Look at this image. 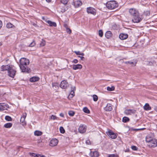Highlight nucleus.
Returning a JSON list of instances; mask_svg holds the SVG:
<instances>
[{
	"label": "nucleus",
	"mask_w": 157,
	"mask_h": 157,
	"mask_svg": "<svg viewBox=\"0 0 157 157\" xmlns=\"http://www.w3.org/2000/svg\"><path fill=\"white\" fill-rule=\"evenodd\" d=\"M20 67L22 72H29L30 71V68L28 66L29 64V60L27 59L22 58L20 60Z\"/></svg>",
	"instance_id": "obj_1"
},
{
	"label": "nucleus",
	"mask_w": 157,
	"mask_h": 157,
	"mask_svg": "<svg viewBox=\"0 0 157 157\" xmlns=\"http://www.w3.org/2000/svg\"><path fill=\"white\" fill-rule=\"evenodd\" d=\"M1 70L2 71H7L8 75L12 78L14 77L16 72V70L13 68L12 66L9 65L2 66Z\"/></svg>",
	"instance_id": "obj_2"
},
{
	"label": "nucleus",
	"mask_w": 157,
	"mask_h": 157,
	"mask_svg": "<svg viewBox=\"0 0 157 157\" xmlns=\"http://www.w3.org/2000/svg\"><path fill=\"white\" fill-rule=\"evenodd\" d=\"M106 6L109 9L113 10L118 7V4L115 1H110L107 2Z\"/></svg>",
	"instance_id": "obj_3"
},
{
	"label": "nucleus",
	"mask_w": 157,
	"mask_h": 157,
	"mask_svg": "<svg viewBox=\"0 0 157 157\" xmlns=\"http://www.w3.org/2000/svg\"><path fill=\"white\" fill-rule=\"evenodd\" d=\"M143 19L142 16L140 15L139 13H136V14L133 16L132 21L134 23H138Z\"/></svg>",
	"instance_id": "obj_4"
},
{
	"label": "nucleus",
	"mask_w": 157,
	"mask_h": 157,
	"mask_svg": "<svg viewBox=\"0 0 157 157\" xmlns=\"http://www.w3.org/2000/svg\"><path fill=\"white\" fill-rule=\"evenodd\" d=\"M148 146L150 147H155L157 146V140L155 139H153L148 144Z\"/></svg>",
	"instance_id": "obj_5"
},
{
	"label": "nucleus",
	"mask_w": 157,
	"mask_h": 157,
	"mask_svg": "<svg viewBox=\"0 0 157 157\" xmlns=\"http://www.w3.org/2000/svg\"><path fill=\"white\" fill-rule=\"evenodd\" d=\"M86 128V125L83 124H80L78 130L80 133H83L85 132Z\"/></svg>",
	"instance_id": "obj_6"
},
{
	"label": "nucleus",
	"mask_w": 157,
	"mask_h": 157,
	"mask_svg": "<svg viewBox=\"0 0 157 157\" xmlns=\"http://www.w3.org/2000/svg\"><path fill=\"white\" fill-rule=\"evenodd\" d=\"M107 134L112 139H115L117 137L116 135L111 130L106 132Z\"/></svg>",
	"instance_id": "obj_7"
},
{
	"label": "nucleus",
	"mask_w": 157,
	"mask_h": 157,
	"mask_svg": "<svg viewBox=\"0 0 157 157\" xmlns=\"http://www.w3.org/2000/svg\"><path fill=\"white\" fill-rule=\"evenodd\" d=\"M86 11L88 13H90L94 15H95L96 13V10L93 8L91 7L87 8Z\"/></svg>",
	"instance_id": "obj_8"
},
{
	"label": "nucleus",
	"mask_w": 157,
	"mask_h": 157,
	"mask_svg": "<svg viewBox=\"0 0 157 157\" xmlns=\"http://www.w3.org/2000/svg\"><path fill=\"white\" fill-rule=\"evenodd\" d=\"M9 107V106L8 104L0 103V111L7 110Z\"/></svg>",
	"instance_id": "obj_9"
},
{
	"label": "nucleus",
	"mask_w": 157,
	"mask_h": 157,
	"mask_svg": "<svg viewBox=\"0 0 157 157\" xmlns=\"http://www.w3.org/2000/svg\"><path fill=\"white\" fill-rule=\"evenodd\" d=\"M58 142V140L57 139L53 138L50 141L49 145L51 146H55L57 144Z\"/></svg>",
	"instance_id": "obj_10"
},
{
	"label": "nucleus",
	"mask_w": 157,
	"mask_h": 157,
	"mask_svg": "<svg viewBox=\"0 0 157 157\" xmlns=\"http://www.w3.org/2000/svg\"><path fill=\"white\" fill-rule=\"evenodd\" d=\"M60 86L62 88L66 89L69 86V85L66 81L63 80L61 82Z\"/></svg>",
	"instance_id": "obj_11"
},
{
	"label": "nucleus",
	"mask_w": 157,
	"mask_h": 157,
	"mask_svg": "<svg viewBox=\"0 0 157 157\" xmlns=\"http://www.w3.org/2000/svg\"><path fill=\"white\" fill-rule=\"evenodd\" d=\"M136 110L134 109H127L124 111V113L126 115H131L134 114Z\"/></svg>",
	"instance_id": "obj_12"
},
{
	"label": "nucleus",
	"mask_w": 157,
	"mask_h": 157,
	"mask_svg": "<svg viewBox=\"0 0 157 157\" xmlns=\"http://www.w3.org/2000/svg\"><path fill=\"white\" fill-rule=\"evenodd\" d=\"M26 116V113H23L22 116L21 117L20 121L22 124L24 126L26 124L25 121V119Z\"/></svg>",
	"instance_id": "obj_13"
},
{
	"label": "nucleus",
	"mask_w": 157,
	"mask_h": 157,
	"mask_svg": "<svg viewBox=\"0 0 157 157\" xmlns=\"http://www.w3.org/2000/svg\"><path fill=\"white\" fill-rule=\"evenodd\" d=\"M112 105L110 104H107L106 106L104 108V109L106 111H110L113 109Z\"/></svg>",
	"instance_id": "obj_14"
},
{
	"label": "nucleus",
	"mask_w": 157,
	"mask_h": 157,
	"mask_svg": "<svg viewBox=\"0 0 157 157\" xmlns=\"http://www.w3.org/2000/svg\"><path fill=\"white\" fill-rule=\"evenodd\" d=\"M57 11L60 13H63L66 11L65 6H60L57 8Z\"/></svg>",
	"instance_id": "obj_15"
},
{
	"label": "nucleus",
	"mask_w": 157,
	"mask_h": 157,
	"mask_svg": "<svg viewBox=\"0 0 157 157\" xmlns=\"http://www.w3.org/2000/svg\"><path fill=\"white\" fill-rule=\"evenodd\" d=\"M90 156L92 157H98L99 156V154L97 151H91L90 153Z\"/></svg>",
	"instance_id": "obj_16"
},
{
	"label": "nucleus",
	"mask_w": 157,
	"mask_h": 157,
	"mask_svg": "<svg viewBox=\"0 0 157 157\" xmlns=\"http://www.w3.org/2000/svg\"><path fill=\"white\" fill-rule=\"evenodd\" d=\"M73 69L76 70L78 69H80L82 68V66L80 64L74 65L72 67Z\"/></svg>",
	"instance_id": "obj_17"
},
{
	"label": "nucleus",
	"mask_w": 157,
	"mask_h": 157,
	"mask_svg": "<svg viewBox=\"0 0 157 157\" xmlns=\"http://www.w3.org/2000/svg\"><path fill=\"white\" fill-rule=\"evenodd\" d=\"M128 37V35L127 34L121 33L119 35L120 38L122 40H124L126 39Z\"/></svg>",
	"instance_id": "obj_18"
},
{
	"label": "nucleus",
	"mask_w": 157,
	"mask_h": 157,
	"mask_svg": "<svg viewBox=\"0 0 157 157\" xmlns=\"http://www.w3.org/2000/svg\"><path fill=\"white\" fill-rule=\"evenodd\" d=\"M74 6H75L77 8L81 6L82 3L81 1H77L74 2Z\"/></svg>",
	"instance_id": "obj_19"
},
{
	"label": "nucleus",
	"mask_w": 157,
	"mask_h": 157,
	"mask_svg": "<svg viewBox=\"0 0 157 157\" xmlns=\"http://www.w3.org/2000/svg\"><path fill=\"white\" fill-rule=\"evenodd\" d=\"M129 12L131 15H132L133 16L136 14V13H138L137 11L133 9H130L129 10Z\"/></svg>",
	"instance_id": "obj_20"
},
{
	"label": "nucleus",
	"mask_w": 157,
	"mask_h": 157,
	"mask_svg": "<svg viewBox=\"0 0 157 157\" xmlns=\"http://www.w3.org/2000/svg\"><path fill=\"white\" fill-rule=\"evenodd\" d=\"M30 155L33 157H45V156L39 154H36L35 153H30Z\"/></svg>",
	"instance_id": "obj_21"
},
{
	"label": "nucleus",
	"mask_w": 157,
	"mask_h": 157,
	"mask_svg": "<svg viewBox=\"0 0 157 157\" xmlns=\"http://www.w3.org/2000/svg\"><path fill=\"white\" fill-rule=\"evenodd\" d=\"M144 109L146 111L149 110L151 109V107L149 106V104L147 103L144 106Z\"/></svg>",
	"instance_id": "obj_22"
},
{
	"label": "nucleus",
	"mask_w": 157,
	"mask_h": 157,
	"mask_svg": "<svg viewBox=\"0 0 157 157\" xmlns=\"http://www.w3.org/2000/svg\"><path fill=\"white\" fill-rule=\"evenodd\" d=\"M47 22L51 26L56 27V24L55 22H53L50 21L48 20L47 21Z\"/></svg>",
	"instance_id": "obj_23"
},
{
	"label": "nucleus",
	"mask_w": 157,
	"mask_h": 157,
	"mask_svg": "<svg viewBox=\"0 0 157 157\" xmlns=\"http://www.w3.org/2000/svg\"><path fill=\"white\" fill-rule=\"evenodd\" d=\"M39 80V77H33L30 79V81L32 82H35L38 81Z\"/></svg>",
	"instance_id": "obj_24"
},
{
	"label": "nucleus",
	"mask_w": 157,
	"mask_h": 157,
	"mask_svg": "<svg viewBox=\"0 0 157 157\" xmlns=\"http://www.w3.org/2000/svg\"><path fill=\"white\" fill-rule=\"evenodd\" d=\"M75 90V86L71 87V91L70 92L69 95H71V97H73L74 95V90Z\"/></svg>",
	"instance_id": "obj_25"
},
{
	"label": "nucleus",
	"mask_w": 157,
	"mask_h": 157,
	"mask_svg": "<svg viewBox=\"0 0 157 157\" xmlns=\"http://www.w3.org/2000/svg\"><path fill=\"white\" fill-rule=\"evenodd\" d=\"M42 134L43 133L42 132L39 130H36L34 132V135L37 136H41Z\"/></svg>",
	"instance_id": "obj_26"
},
{
	"label": "nucleus",
	"mask_w": 157,
	"mask_h": 157,
	"mask_svg": "<svg viewBox=\"0 0 157 157\" xmlns=\"http://www.w3.org/2000/svg\"><path fill=\"white\" fill-rule=\"evenodd\" d=\"M105 37L109 39L112 36L111 32L110 31H108L105 33Z\"/></svg>",
	"instance_id": "obj_27"
},
{
	"label": "nucleus",
	"mask_w": 157,
	"mask_h": 157,
	"mask_svg": "<svg viewBox=\"0 0 157 157\" xmlns=\"http://www.w3.org/2000/svg\"><path fill=\"white\" fill-rule=\"evenodd\" d=\"M153 139L150 137L149 135H148L146 138V141L149 143Z\"/></svg>",
	"instance_id": "obj_28"
},
{
	"label": "nucleus",
	"mask_w": 157,
	"mask_h": 157,
	"mask_svg": "<svg viewBox=\"0 0 157 157\" xmlns=\"http://www.w3.org/2000/svg\"><path fill=\"white\" fill-rule=\"evenodd\" d=\"M12 124L10 123H7L4 125V127L7 128H10L12 127Z\"/></svg>",
	"instance_id": "obj_29"
},
{
	"label": "nucleus",
	"mask_w": 157,
	"mask_h": 157,
	"mask_svg": "<svg viewBox=\"0 0 157 157\" xmlns=\"http://www.w3.org/2000/svg\"><path fill=\"white\" fill-rule=\"evenodd\" d=\"M6 27L8 28H14L15 26L10 23H8L6 25Z\"/></svg>",
	"instance_id": "obj_30"
},
{
	"label": "nucleus",
	"mask_w": 157,
	"mask_h": 157,
	"mask_svg": "<svg viewBox=\"0 0 157 157\" xmlns=\"http://www.w3.org/2000/svg\"><path fill=\"white\" fill-rule=\"evenodd\" d=\"M115 89L114 86H108L107 87V90L109 91H112L114 90Z\"/></svg>",
	"instance_id": "obj_31"
},
{
	"label": "nucleus",
	"mask_w": 157,
	"mask_h": 157,
	"mask_svg": "<svg viewBox=\"0 0 157 157\" xmlns=\"http://www.w3.org/2000/svg\"><path fill=\"white\" fill-rule=\"evenodd\" d=\"M83 111L84 112L86 113H89L90 111L88 108L86 107H84L83 109Z\"/></svg>",
	"instance_id": "obj_32"
},
{
	"label": "nucleus",
	"mask_w": 157,
	"mask_h": 157,
	"mask_svg": "<svg viewBox=\"0 0 157 157\" xmlns=\"http://www.w3.org/2000/svg\"><path fill=\"white\" fill-rule=\"evenodd\" d=\"M49 119L50 120H55L57 119L58 117L55 115H52L49 116Z\"/></svg>",
	"instance_id": "obj_33"
},
{
	"label": "nucleus",
	"mask_w": 157,
	"mask_h": 157,
	"mask_svg": "<svg viewBox=\"0 0 157 157\" xmlns=\"http://www.w3.org/2000/svg\"><path fill=\"white\" fill-rule=\"evenodd\" d=\"M45 41L43 40V39H42L41 41V43L40 44V46L41 47H43L44 46L45 44Z\"/></svg>",
	"instance_id": "obj_34"
},
{
	"label": "nucleus",
	"mask_w": 157,
	"mask_h": 157,
	"mask_svg": "<svg viewBox=\"0 0 157 157\" xmlns=\"http://www.w3.org/2000/svg\"><path fill=\"white\" fill-rule=\"evenodd\" d=\"M129 119L128 118L126 117H124L123 118L122 121L124 122H126L128 121Z\"/></svg>",
	"instance_id": "obj_35"
},
{
	"label": "nucleus",
	"mask_w": 157,
	"mask_h": 157,
	"mask_svg": "<svg viewBox=\"0 0 157 157\" xmlns=\"http://www.w3.org/2000/svg\"><path fill=\"white\" fill-rule=\"evenodd\" d=\"M68 2V0H61L60 2L64 5H66Z\"/></svg>",
	"instance_id": "obj_36"
},
{
	"label": "nucleus",
	"mask_w": 157,
	"mask_h": 157,
	"mask_svg": "<svg viewBox=\"0 0 157 157\" xmlns=\"http://www.w3.org/2000/svg\"><path fill=\"white\" fill-rule=\"evenodd\" d=\"M93 98L94 101H96L98 100V97L96 95H93Z\"/></svg>",
	"instance_id": "obj_37"
},
{
	"label": "nucleus",
	"mask_w": 157,
	"mask_h": 157,
	"mask_svg": "<svg viewBox=\"0 0 157 157\" xmlns=\"http://www.w3.org/2000/svg\"><path fill=\"white\" fill-rule=\"evenodd\" d=\"M136 62L135 63H134L133 62L129 61H126L124 62V63L126 64H134V66H135L136 65Z\"/></svg>",
	"instance_id": "obj_38"
},
{
	"label": "nucleus",
	"mask_w": 157,
	"mask_h": 157,
	"mask_svg": "<svg viewBox=\"0 0 157 157\" xmlns=\"http://www.w3.org/2000/svg\"><path fill=\"white\" fill-rule=\"evenodd\" d=\"M5 119L6 120L8 121H10L12 120L11 118L10 117L8 116H6Z\"/></svg>",
	"instance_id": "obj_39"
},
{
	"label": "nucleus",
	"mask_w": 157,
	"mask_h": 157,
	"mask_svg": "<svg viewBox=\"0 0 157 157\" xmlns=\"http://www.w3.org/2000/svg\"><path fill=\"white\" fill-rule=\"evenodd\" d=\"M68 114L71 116H73L75 114V112L73 111H70L68 112Z\"/></svg>",
	"instance_id": "obj_40"
},
{
	"label": "nucleus",
	"mask_w": 157,
	"mask_h": 157,
	"mask_svg": "<svg viewBox=\"0 0 157 157\" xmlns=\"http://www.w3.org/2000/svg\"><path fill=\"white\" fill-rule=\"evenodd\" d=\"M36 44V43L34 41H33L29 45V47H33Z\"/></svg>",
	"instance_id": "obj_41"
},
{
	"label": "nucleus",
	"mask_w": 157,
	"mask_h": 157,
	"mask_svg": "<svg viewBox=\"0 0 157 157\" xmlns=\"http://www.w3.org/2000/svg\"><path fill=\"white\" fill-rule=\"evenodd\" d=\"M59 130L61 133H63L65 132V130L62 127H60L59 128Z\"/></svg>",
	"instance_id": "obj_42"
},
{
	"label": "nucleus",
	"mask_w": 157,
	"mask_h": 157,
	"mask_svg": "<svg viewBox=\"0 0 157 157\" xmlns=\"http://www.w3.org/2000/svg\"><path fill=\"white\" fill-rule=\"evenodd\" d=\"M99 35L101 37L103 36V32L101 30H100L98 32Z\"/></svg>",
	"instance_id": "obj_43"
},
{
	"label": "nucleus",
	"mask_w": 157,
	"mask_h": 157,
	"mask_svg": "<svg viewBox=\"0 0 157 157\" xmlns=\"http://www.w3.org/2000/svg\"><path fill=\"white\" fill-rule=\"evenodd\" d=\"M66 29L67 32L69 34H70L71 33V30L69 28H66Z\"/></svg>",
	"instance_id": "obj_44"
},
{
	"label": "nucleus",
	"mask_w": 157,
	"mask_h": 157,
	"mask_svg": "<svg viewBox=\"0 0 157 157\" xmlns=\"http://www.w3.org/2000/svg\"><path fill=\"white\" fill-rule=\"evenodd\" d=\"M132 149L134 151H136L137 150L138 148L135 146H133L131 147Z\"/></svg>",
	"instance_id": "obj_45"
},
{
	"label": "nucleus",
	"mask_w": 157,
	"mask_h": 157,
	"mask_svg": "<svg viewBox=\"0 0 157 157\" xmlns=\"http://www.w3.org/2000/svg\"><path fill=\"white\" fill-rule=\"evenodd\" d=\"M108 157H117V155L112 154L109 155Z\"/></svg>",
	"instance_id": "obj_46"
},
{
	"label": "nucleus",
	"mask_w": 157,
	"mask_h": 157,
	"mask_svg": "<svg viewBox=\"0 0 157 157\" xmlns=\"http://www.w3.org/2000/svg\"><path fill=\"white\" fill-rule=\"evenodd\" d=\"M74 52L77 55H80V52L78 51H75Z\"/></svg>",
	"instance_id": "obj_47"
},
{
	"label": "nucleus",
	"mask_w": 157,
	"mask_h": 157,
	"mask_svg": "<svg viewBox=\"0 0 157 157\" xmlns=\"http://www.w3.org/2000/svg\"><path fill=\"white\" fill-rule=\"evenodd\" d=\"M72 62L75 63H76L78 62V60L77 59H74Z\"/></svg>",
	"instance_id": "obj_48"
},
{
	"label": "nucleus",
	"mask_w": 157,
	"mask_h": 157,
	"mask_svg": "<svg viewBox=\"0 0 157 157\" xmlns=\"http://www.w3.org/2000/svg\"><path fill=\"white\" fill-rule=\"evenodd\" d=\"M86 143L87 144H90V141L89 140H87L86 141Z\"/></svg>",
	"instance_id": "obj_49"
},
{
	"label": "nucleus",
	"mask_w": 157,
	"mask_h": 157,
	"mask_svg": "<svg viewBox=\"0 0 157 157\" xmlns=\"http://www.w3.org/2000/svg\"><path fill=\"white\" fill-rule=\"evenodd\" d=\"M78 57L80 58V59L81 60H83L84 59V58L83 56H79Z\"/></svg>",
	"instance_id": "obj_50"
},
{
	"label": "nucleus",
	"mask_w": 157,
	"mask_h": 157,
	"mask_svg": "<svg viewBox=\"0 0 157 157\" xmlns=\"http://www.w3.org/2000/svg\"><path fill=\"white\" fill-rule=\"evenodd\" d=\"M59 115L60 117H64V114L63 113H61Z\"/></svg>",
	"instance_id": "obj_51"
},
{
	"label": "nucleus",
	"mask_w": 157,
	"mask_h": 157,
	"mask_svg": "<svg viewBox=\"0 0 157 157\" xmlns=\"http://www.w3.org/2000/svg\"><path fill=\"white\" fill-rule=\"evenodd\" d=\"M2 26V23L1 21L0 20V29L1 28Z\"/></svg>",
	"instance_id": "obj_52"
},
{
	"label": "nucleus",
	"mask_w": 157,
	"mask_h": 157,
	"mask_svg": "<svg viewBox=\"0 0 157 157\" xmlns=\"http://www.w3.org/2000/svg\"><path fill=\"white\" fill-rule=\"evenodd\" d=\"M46 1L48 2H51V0H46Z\"/></svg>",
	"instance_id": "obj_53"
},
{
	"label": "nucleus",
	"mask_w": 157,
	"mask_h": 157,
	"mask_svg": "<svg viewBox=\"0 0 157 157\" xmlns=\"http://www.w3.org/2000/svg\"><path fill=\"white\" fill-rule=\"evenodd\" d=\"M80 55H82V56H83L84 55V54L83 53H80Z\"/></svg>",
	"instance_id": "obj_54"
},
{
	"label": "nucleus",
	"mask_w": 157,
	"mask_h": 157,
	"mask_svg": "<svg viewBox=\"0 0 157 157\" xmlns=\"http://www.w3.org/2000/svg\"><path fill=\"white\" fill-rule=\"evenodd\" d=\"M146 13H147V14H150L149 12L148 11H146Z\"/></svg>",
	"instance_id": "obj_55"
},
{
	"label": "nucleus",
	"mask_w": 157,
	"mask_h": 157,
	"mask_svg": "<svg viewBox=\"0 0 157 157\" xmlns=\"http://www.w3.org/2000/svg\"><path fill=\"white\" fill-rule=\"evenodd\" d=\"M139 129H134V130L137 131Z\"/></svg>",
	"instance_id": "obj_56"
}]
</instances>
